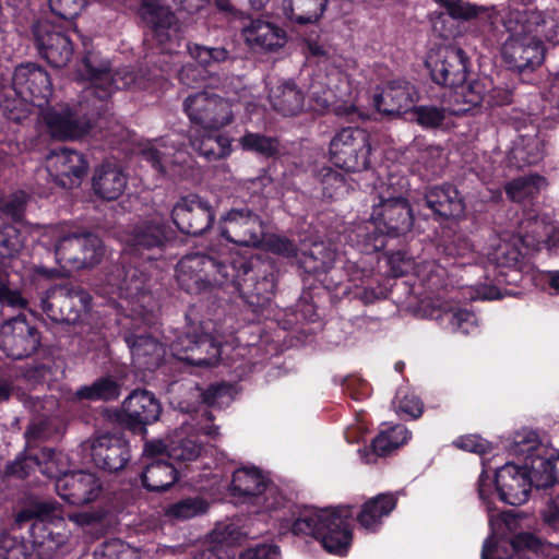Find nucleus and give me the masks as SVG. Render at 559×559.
I'll return each instance as SVG.
<instances>
[{"instance_id": "obj_1", "label": "nucleus", "mask_w": 559, "mask_h": 559, "mask_svg": "<svg viewBox=\"0 0 559 559\" xmlns=\"http://www.w3.org/2000/svg\"><path fill=\"white\" fill-rule=\"evenodd\" d=\"M270 512L281 527L295 536H311L330 554L344 555L352 540L354 507L349 504L328 509L300 506L283 495V503Z\"/></svg>"}, {"instance_id": "obj_2", "label": "nucleus", "mask_w": 559, "mask_h": 559, "mask_svg": "<svg viewBox=\"0 0 559 559\" xmlns=\"http://www.w3.org/2000/svg\"><path fill=\"white\" fill-rule=\"evenodd\" d=\"M28 522L32 550L0 527V559H51L66 545L64 520L56 514L55 502L29 499L15 514L20 528Z\"/></svg>"}, {"instance_id": "obj_3", "label": "nucleus", "mask_w": 559, "mask_h": 559, "mask_svg": "<svg viewBox=\"0 0 559 559\" xmlns=\"http://www.w3.org/2000/svg\"><path fill=\"white\" fill-rule=\"evenodd\" d=\"M93 85L86 86L76 109H48L44 120L52 138L75 140L93 129L107 130L116 124L110 102V87L102 76H93Z\"/></svg>"}, {"instance_id": "obj_4", "label": "nucleus", "mask_w": 559, "mask_h": 559, "mask_svg": "<svg viewBox=\"0 0 559 559\" xmlns=\"http://www.w3.org/2000/svg\"><path fill=\"white\" fill-rule=\"evenodd\" d=\"M509 38L502 47V56L509 67L519 72L534 70L545 58L543 38L557 35V23L543 12L514 11L504 21Z\"/></svg>"}, {"instance_id": "obj_5", "label": "nucleus", "mask_w": 559, "mask_h": 559, "mask_svg": "<svg viewBox=\"0 0 559 559\" xmlns=\"http://www.w3.org/2000/svg\"><path fill=\"white\" fill-rule=\"evenodd\" d=\"M234 263L224 261L205 253L185 255L176 266L178 285L189 294L212 292L230 283Z\"/></svg>"}, {"instance_id": "obj_6", "label": "nucleus", "mask_w": 559, "mask_h": 559, "mask_svg": "<svg viewBox=\"0 0 559 559\" xmlns=\"http://www.w3.org/2000/svg\"><path fill=\"white\" fill-rule=\"evenodd\" d=\"M228 492L237 502L255 506L265 512L283 503L278 487L255 466L237 468L233 473Z\"/></svg>"}, {"instance_id": "obj_7", "label": "nucleus", "mask_w": 559, "mask_h": 559, "mask_svg": "<svg viewBox=\"0 0 559 559\" xmlns=\"http://www.w3.org/2000/svg\"><path fill=\"white\" fill-rule=\"evenodd\" d=\"M260 261L243 258L234 262L235 272L230 283L254 311L266 307L274 296L276 276L274 272L262 270Z\"/></svg>"}, {"instance_id": "obj_8", "label": "nucleus", "mask_w": 559, "mask_h": 559, "mask_svg": "<svg viewBox=\"0 0 559 559\" xmlns=\"http://www.w3.org/2000/svg\"><path fill=\"white\" fill-rule=\"evenodd\" d=\"M92 297L74 284L56 285L40 297L43 312L53 322L74 324L90 310Z\"/></svg>"}, {"instance_id": "obj_9", "label": "nucleus", "mask_w": 559, "mask_h": 559, "mask_svg": "<svg viewBox=\"0 0 559 559\" xmlns=\"http://www.w3.org/2000/svg\"><path fill=\"white\" fill-rule=\"evenodd\" d=\"M510 451L524 455L522 468L530 475L533 487L542 489L554 485V454H550L548 449L539 442L536 432L516 433Z\"/></svg>"}, {"instance_id": "obj_10", "label": "nucleus", "mask_w": 559, "mask_h": 559, "mask_svg": "<svg viewBox=\"0 0 559 559\" xmlns=\"http://www.w3.org/2000/svg\"><path fill=\"white\" fill-rule=\"evenodd\" d=\"M182 107L191 123L203 130H218L234 120L233 102L207 91L189 95Z\"/></svg>"}, {"instance_id": "obj_11", "label": "nucleus", "mask_w": 559, "mask_h": 559, "mask_svg": "<svg viewBox=\"0 0 559 559\" xmlns=\"http://www.w3.org/2000/svg\"><path fill=\"white\" fill-rule=\"evenodd\" d=\"M369 134L359 128L342 129L330 143L333 164L346 171H361L369 166Z\"/></svg>"}, {"instance_id": "obj_12", "label": "nucleus", "mask_w": 559, "mask_h": 559, "mask_svg": "<svg viewBox=\"0 0 559 559\" xmlns=\"http://www.w3.org/2000/svg\"><path fill=\"white\" fill-rule=\"evenodd\" d=\"M103 255V241L92 233L70 234L56 243L58 262L70 270L94 267L100 262Z\"/></svg>"}, {"instance_id": "obj_13", "label": "nucleus", "mask_w": 559, "mask_h": 559, "mask_svg": "<svg viewBox=\"0 0 559 559\" xmlns=\"http://www.w3.org/2000/svg\"><path fill=\"white\" fill-rule=\"evenodd\" d=\"M481 559H546V546L531 532L500 538L491 535L484 542Z\"/></svg>"}, {"instance_id": "obj_14", "label": "nucleus", "mask_w": 559, "mask_h": 559, "mask_svg": "<svg viewBox=\"0 0 559 559\" xmlns=\"http://www.w3.org/2000/svg\"><path fill=\"white\" fill-rule=\"evenodd\" d=\"M467 58L462 48L440 46L432 49L425 61L431 80L445 87L463 84L467 76Z\"/></svg>"}, {"instance_id": "obj_15", "label": "nucleus", "mask_w": 559, "mask_h": 559, "mask_svg": "<svg viewBox=\"0 0 559 559\" xmlns=\"http://www.w3.org/2000/svg\"><path fill=\"white\" fill-rule=\"evenodd\" d=\"M58 496L71 506H84L95 501L102 490L103 483L95 473L90 471H63L58 467L53 477Z\"/></svg>"}, {"instance_id": "obj_16", "label": "nucleus", "mask_w": 559, "mask_h": 559, "mask_svg": "<svg viewBox=\"0 0 559 559\" xmlns=\"http://www.w3.org/2000/svg\"><path fill=\"white\" fill-rule=\"evenodd\" d=\"M162 405L152 392L138 388L117 413V420L134 435H145L146 427L158 420Z\"/></svg>"}, {"instance_id": "obj_17", "label": "nucleus", "mask_w": 559, "mask_h": 559, "mask_svg": "<svg viewBox=\"0 0 559 559\" xmlns=\"http://www.w3.org/2000/svg\"><path fill=\"white\" fill-rule=\"evenodd\" d=\"M221 235L245 247H259L265 236L261 217L248 207L231 209L219 222Z\"/></svg>"}, {"instance_id": "obj_18", "label": "nucleus", "mask_w": 559, "mask_h": 559, "mask_svg": "<svg viewBox=\"0 0 559 559\" xmlns=\"http://www.w3.org/2000/svg\"><path fill=\"white\" fill-rule=\"evenodd\" d=\"M40 345V332L24 314L5 320L0 326V347L14 359L33 355Z\"/></svg>"}, {"instance_id": "obj_19", "label": "nucleus", "mask_w": 559, "mask_h": 559, "mask_svg": "<svg viewBox=\"0 0 559 559\" xmlns=\"http://www.w3.org/2000/svg\"><path fill=\"white\" fill-rule=\"evenodd\" d=\"M83 71L90 81L88 85H93V76H102L99 80L103 84L110 87V96L115 88L122 90H143L148 86L150 78L146 69L123 68L118 70L114 75L110 73V67L107 61H103L94 53H87L83 59Z\"/></svg>"}, {"instance_id": "obj_20", "label": "nucleus", "mask_w": 559, "mask_h": 559, "mask_svg": "<svg viewBox=\"0 0 559 559\" xmlns=\"http://www.w3.org/2000/svg\"><path fill=\"white\" fill-rule=\"evenodd\" d=\"M171 217L181 233L197 237L212 227L215 213L206 200L198 194H189L177 201Z\"/></svg>"}, {"instance_id": "obj_21", "label": "nucleus", "mask_w": 559, "mask_h": 559, "mask_svg": "<svg viewBox=\"0 0 559 559\" xmlns=\"http://www.w3.org/2000/svg\"><path fill=\"white\" fill-rule=\"evenodd\" d=\"M12 88L16 96L40 108L48 104L52 95L49 74L35 63L20 64L15 68Z\"/></svg>"}, {"instance_id": "obj_22", "label": "nucleus", "mask_w": 559, "mask_h": 559, "mask_svg": "<svg viewBox=\"0 0 559 559\" xmlns=\"http://www.w3.org/2000/svg\"><path fill=\"white\" fill-rule=\"evenodd\" d=\"M94 465L103 472L117 474L131 461V447L122 433H104L97 436L91 445Z\"/></svg>"}, {"instance_id": "obj_23", "label": "nucleus", "mask_w": 559, "mask_h": 559, "mask_svg": "<svg viewBox=\"0 0 559 559\" xmlns=\"http://www.w3.org/2000/svg\"><path fill=\"white\" fill-rule=\"evenodd\" d=\"M33 37L38 53L56 68L66 67L73 55V45L63 31L43 21L33 26Z\"/></svg>"}, {"instance_id": "obj_24", "label": "nucleus", "mask_w": 559, "mask_h": 559, "mask_svg": "<svg viewBox=\"0 0 559 559\" xmlns=\"http://www.w3.org/2000/svg\"><path fill=\"white\" fill-rule=\"evenodd\" d=\"M46 170L57 186L72 189L79 186L85 176L87 163L78 151L59 147L47 154Z\"/></svg>"}, {"instance_id": "obj_25", "label": "nucleus", "mask_w": 559, "mask_h": 559, "mask_svg": "<svg viewBox=\"0 0 559 559\" xmlns=\"http://www.w3.org/2000/svg\"><path fill=\"white\" fill-rule=\"evenodd\" d=\"M62 453L52 448H41L39 450L25 449L13 461L4 467V475L24 479L36 469L47 477H55L58 472V462Z\"/></svg>"}, {"instance_id": "obj_26", "label": "nucleus", "mask_w": 559, "mask_h": 559, "mask_svg": "<svg viewBox=\"0 0 559 559\" xmlns=\"http://www.w3.org/2000/svg\"><path fill=\"white\" fill-rule=\"evenodd\" d=\"M495 487L502 502L521 506L528 500L533 485L522 466L509 462L496 471Z\"/></svg>"}, {"instance_id": "obj_27", "label": "nucleus", "mask_w": 559, "mask_h": 559, "mask_svg": "<svg viewBox=\"0 0 559 559\" xmlns=\"http://www.w3.org/2000/svg\"><path fill=\"white\" fill-rule=\"evenodd\" d=\"M140 14L159 45L179 39L180 23L170 7L158 0H143Z\"/></svg>"}, {"instance_id": "obj_28", "label": "nucleus", "mask_w": 559, "mask_h": 559, "mask_svg": "<svg viewBox=\"0 0 559 559\" xmlns=\"http://www.w3.org/2000/svg\"><path fill=\"white\" fill-rule=\"evenodd\" d=\"M371 218L382 224L385 231L393 236L409 231L414 224V216L408 201L404 198H381L373 206Z\"/></svg>"}, {"instance_id": "obj_29", "label": "nucleus", "mask_w": 559, "mask_h": 559, "mask_svg": "<svg viewBox=\"0 0 559 559\" xmlns=\"http://www.w3.org/2000/svg\"><path fill=\"white\" fill-rule=\"evenodd\" d=\"M237 386H190L186 397L178 402V408L182 413L194 414L201 407L223 409L231 404Z\"/></svg>"}, {"instance_id": "obj_30", "label": "nucleus", "mask_w": 559, "mask_h": 559, "mask_svg": "<svg viewBox=\"0 0 559 559\" xmlns=\"http://www.w3.org/2000/svg\"><path fill=\"white\" fill-rule=\"evenodd\" d=\"M424 201L436 215L444 218L461 217L466 209L465 200L457 188L443 183L426 188Z\"/></svg>"}, {"instance_id": "obj_31", "label": "nucleus", "mask_w": 559, "mask_h": 559, "mask_svg": "<svg viewBox=\"0 0 559 559\" xmlns=\"http://www.w3.org/2000/svg\"><path fill=\"white\" fill-rule=\"evenodd\" d=\"M124 341L132 354V364L139 370H154L165 356L164 345L150 334H126Z\"/></svg>"}, {"instance_id": "obj_32", "label": "nucleus", "mask_w": 559, "mask_h": 559, "mask_svg": "<svg viewBox=\"0 0 559 559\" xmlns=\"http://www.w3.org/2000/svg\"><path fill=\"white\" fill-rule=\"evenodd\" d=\"M415 87L408 82H390L381 94L374 96L377 109L386 115L397 117L413 108Z\"/></svg>"}, {"instance_id": "obj_33", "label": "nucleus", "mask_w": 559, "mask_h": 559, "mask_svg": "<svg viewBox=\"0 0 559 559\" xmlns=\"http://www.w3.org/2000/svg\"><path fill=\"white\" fill-rule=\"evenodd\" d=\"M397 497L392 492L378 493L360 507L356 521L368 533H378L383 519L388 518L397 506Z\"/></svg>"}, {"instance_id": "obj_34", "label": "nucleus", "mask_w": 559, "mask_h": 559, "mask_svg": "<svg viewBox=\"0 0 559 559\" xmlns=\"http://www.w3.org/2000/svg\"><path fill=\"white\" fill-rule=\"evenodd\" d=\"M92 187L100 199L114 201L123 193L127 176L118 165L105 163L95 169Z\"/></svg>"}, {"instance_id": "obj_35", "label": "nucleus", "mask_w": 559, "mask_h": 559, "mask_svg": "<svg viewBox=\"0 0 559 559\" xmlns=\"http://www.w3.org/2000/svg\"><path fill=\"white\" fill-rule=\"evenodd\" d=\"M179 479L177 467L169 459H157L144 462L141 473L142 486L152 492H163L170 489Z\"/></svg>"}, {"instance_id": "obj_36", "label": "nucleus", "mask_w": 559, "mask_h": 559, "mask_svg": "<svg viewBox=\"0 0 559 559\" xmlns=\"http://www.w3.org/2000/svg\"><path fill=\"white\" fill-rule=\"evenodd\" d=\"M274 110L284 116H296L305 107L306 95L292 80L280 82L269 94Z\"/></svg>"}, {"instance_id": "obj_37", "label": "nucleus", "mask_w": 559, "mask_h": 559, "mask_svg": "<svg viewBox=\"0 0 559 559\" xmlns=\"http://www.w3.org/2000/svg\"><path fill=\"white\" fill-rule=\"evenodd\" d=\"M168 239V227L163 222L145 221L134 226L128 243L136 251L163 249Z\"/></svg>"}, {"instance_id": "obj_38", "label": "nucleus", "mask_w": 559, "mask_h": 559, "mask_svg": "<svg viewBox=\"0 0 559 559\" xmlns=\"http://www.w3.org/2000/svg\"><path fill=\"white\" fill-rule=\"evenodd\" d=\"M246 41L265 50H275L285 43V32L276 25L257 20L242 26Z\"/></svg>"}, {"instance_id": "obj_39", "label": "nucleus", "mask_w": 559, "mask_h": 559, "mask_svg": "<svg viewBox=\"0 0 559 559\" xmlns=\"http://www.w3.org/2000/svg\"><path fill=\"white\" fill-rule=\"evenodd\" d=\"M334 261V252L324 242H312L304 246L298 253L297 262L308 274L328 271Z\"/></svg>"}, {"instance_id": "obj_40", "label": "nucleus", "mask_w": 559, "mask_h": 559, "mask_svg": "<svg viewBox=\"0 0 559 559\" xmlns=\"http://www.w3.org/2000/svg\"><path fill=\"white\" fill-rule=\"evenodd\" d=\"M23 275L20 270H10L5 263L0 265V304L11 308H26L27 299L21 293Z\"/></svg>"}, {"instance_id": "obj_41", "label": "nucleus", "mask_w": 559, "mask_h": 559, "mask_svg": "<svg viewBox=\"0 0 559 559\" xmlns=\"http://www.w3.org/2000/svg\"><path fill=\"white\" fill-rule=\"evenodd\" d=\"M328 3L329 0H284L283 9L292 22L306 25L318 22Z\"/></svg>"}, {"instance_id": "obj_42", "label": "nucleus", "mask_w": 559, "mask_h": 559, "mask_svg": "<svg viewBox=\"0 0 559 559\" xmlns=\"http://www.w3.org/2000/svg\"><path fill=\"white\" fill-rule=\"evenodd\" d=\"M25 237L22 231L10 224L0 226V259H8L10 270H20L22 263L17 260L24 248Z\"/></svg>"}, {"instance_id": "obj_43", "label": "nucleus", "mask_w": 559, "mask_h": 559, "mask_svg": "<svg viewBox=\"0 0 559 559\" xmlns=\"http://www.w3.org/2000/svg\"><path fill=\"white\" fill-rule=\"evenodd\" d=\"M461 90L455 92L454 105L451 108L452 115H464L472 109L480 106L487 95L485 84L475 80L467 85H460Z\"/></svg>"}, {"instance_id": "obj_44", "label": "nucleus", "mask_w": 559, "mask_h": 559, "mask_svg": "<svg viewBox=\"0 0 559 559\" xmlns=\"http://www.w3.org/2000/svg\"><path fill=\"white\" fill-rule=\"evenodd\" d=\"M545 186L544 177L530 175L513 179L506 186V193L510 200L524 203L534 199Z\"/></svg>"}, {"instance_id": "obj_45", "label": "nucleus", "mask_w": 559, "mask_h": 559, "mask_svg": "<svg viewBox=\"0 0 559 559\" xmlns=\"http://www.w3.org/2000/svg\"><path fill=\"white\" fill-rule=\"evenodd\" d=\"M221 355L218 344L212 335L200 332L197 344L193 345L192 353L183 356V361L195 366H210L215 364Z\"/></svg>"}, {"instance_id": "obj_46", "label": "nucleus", "mask_w": 559, "mask_h": 559, "mask_svg": "<svg viewBox=\"0 0 559 559\" xmlns=\"http://www.w3.org/2000/svg\"><path fill=\"white\" fill-rule=\"evenodd\" d=\"M191 145L210 162L225 157L230 151L228 139L213 133L192 136Z\"/></svg>"}, {"instance_id": "obj_47", "label": "nucleus", "mask_w": 559, "mask_h": 559, "mask_svg": "<svg viewBox=\"0 0 559 559\" xmlns=\"http://www.w3.org/2000/svg\"><path fill=\"white\" fill-rule=\"evenodd\" d=\"M396 414L411 419H418L424 413L423 400L409 386H400L392 401Z\"/></svg>"}, {"instance_id": "obj_48", "label": "nucleus", "mask_w": 559, "mask_h": 559, "mask_svg": "<svg viewBox=\"0 0 559 559\" xmlns=\"http://www.w3.org/2000/svg\"><path fill=\"white\" fill-rule=\"evenodd\" d=\"M488 259L498 267L520 270L523 254L521 253L516 243L510 241H501L488 254Z\"/></svg>"}, {"instance_id": "obj_49", "label": "nucleus", "mask_w": 559, "mask_h": 559, "mask_svg": "<svg viewBox=\"0 0 559 559\" xmlns=\"http://www.w3.org/2000/svg\"><path fill=\"white\" fill-rule=\"evenodd\" d=\"M142 156L162 174L167 173L170 166L179 163V160L174 159V154L168 150L166 141H158L152 146L144 148Z\"/></svg>"}, {"instance_id": "obj_50", "label": "nucleus", "mask_w": 559, "mask_h": 559, "mask_svg": "<svg viewBox=\"0 0 559 559\" xmlns=\"http://www.w3.org/2000/svg\"><path fill=\"white\" fill-rule=\"evenodd\" d=\"M240 144L245 150L255 152L264 157H272L280 150L276 139L260 133H246L240 139Z\"/></svg>"}, {"instance_id": "obj_51", "label": "nucleus", "mask_w": 559, "mask_h": 559, "mask_svg": "<svg viewBox=\"0 0 559 559\" xmlns=\"http://www.w3.org/2000/svg\"><path fill=\"white\" fill-rule=\"evenodd\" d=\"M126 289L131 297L143 302L145 306H151L152 299V285L147 278L144 277L142 272L136 269L129 270L127 272Z\"/></svg>"}, {"instance_id": "obj_52", "label": "nucleus", "mask_w": 559, "mask_h": 559, "mask_svg": "<svg viewBox=\"0 0 559 559\" xmlns=\"http://www.w3.org/2000/svg\"><path fill=\"white\" fill-rule=\"evenodd\" d=\"M246 533L237 523H217L212 531V542L221 547H231L239 545L246 537Z\"/></svg>"}, {"instance_id": "obj_53", "label": "nucleus", "mask_w": 559, "mask_h": 559, "mask_svg": "<svg viewBox=\"0 0 559 559\" xmlns=\"http://www.w3.org/2000/svg\"><path fill=\"white\" fill-rule=\"evenodd\" d=\"M202 451V444L195 439L185 438L169 445L168 459L177 462L194 461Z\"/></svg>"}, {"instance_id": "obj_54", "label": "nucleus", "mask_w": 559, "mask_h": 559, "mask_svg": "<svg viewBox=\"0 0 559 559\" xmlns=\"http://www.w3.org/2000/svg\"><path fill=\"white\" fill-rule=\"evenodd\" d=\"M414 120L424 128H439L445 119V109L438 106H416L412 108Z\"/></svg>"}, {"instance_id": "obj_55", "label": "nucleus", "mask_w": 559, "mask_h": 559, "mask_svg": "<svg viewBox=\"0 0 559 559\" xmlns=\"http://www.w3.org/2000/svg\"><path fill=\"white\" fill-rule=\"evenodd\" d=\"M439 3L444 9V13L455 20L468 21L485 11L484 8L463 0H439Z\"/></svg>"}, {"instance_id": "obj_56", "label": "nucleus", "mask_w": 559, "mask_h": 559, "mask_svg": "<svg viewBox=\"0 0 559 559\" xmlns=\"http://www.w3.org/2000/svg\"><path fill=\"white\" fill-rule=\"evenodd\" d=\"M200 332H203L202 326H198L194 323H189L185 334L178 336V338L171 344L173 354L179 360L183 361V356L192 353L193 345L197 344Z\"/></svg>"}, {"instance_id": "obj_57", "label": "nucleus", "mask_w": 559, "mask_h": 559, "mask_svg": "<svg viewBox=\"0 0 559 559\" xmlns=\"http://www.w3.org/2000/svg\"><path fill=\"white\" fill-rule=\"evenodd\" d=\"M204 511L203 500L200 498L182 499L170 506L168 513L179 520L191 519Z\"/></svg>"}, {"instance_id": "obj_58", "label": "nucleus", "mask_w": 559, "mask_h": 559, "mask_svg": "<svg viewBox=\"0 0 559 559\" xmlns=\"http://www.w3.org/2000/svg\"><path fill=\"white\" fill-rule=\"evenodd\" d=\"M52 13L63 20H73L86 4V0H48Z\"/></svg>"}, {"instance_id": "obj_59", "label": "nucleus", "mask_w": 559, "mask_h": 559, "mask_svg": "<svg viewBox=\"0 0 559 559\" xmlns=\"http://www.w3.org/2000/svg\"><path fill=\"white\" fill-rule=\"evenodd\" d=\"M26 103L23 98H11L8 95L0 102L2 114L14 122H21L27 116Z\"/></svg>"}, {"instance_id": "obj_60", "label": "nucleus", "mask_w": 559, "mask_h": 559, "mask_svg": "<svg viewBox=\"0 0 559 559\" xmlns=\"http://www.w3.org/2000/svg\"><path fill=\"white\" fill-rule=\"evenodd\" d=\"M239 559H281V549L275 544L259 543L242 550Z\"/></svg>"}, {"instance_id": "obj_61", "label": "nucleus", "mask_w": 559, "mask_h": 559, "mask_svg": "<svg viewBox=\"0 0 559 559\" xmlns=\"http://www.w3.org/2000/svg\"><path fill=\"white\" fill-rule=\"evenodd\" d=\"M267 250L284 258H298L297 246L284 236L273 235L266 240Z\"/></svg>"}, {"instance_id": "obj_62", "label": "nucleus", "mask_w": 559, "mask_h": 559, "mask_svg": "<svg viewBox=\"0 0 559 559\" xmlns=\"http://www.w3.org/2000/svg\"><path fill=\"white\" fill-rule=\"evenodd\" d=\"M453 444L457 449L476 454H486L490 451L489 442L476 435L459 437L453 441Z\"/></svg>"}, {"instance_id": "obj_63", "label": "nucleus", "mask_w": 559, "mask_h": 559, "mask_svg": "<svg viewBox=\"0 0 559 559\" xmlns=\"http://www.w3.org/2000/svg\"><path fill=\"white\" fill-rule=\"evenodd\" d=\"M0 212L8 218L21 221L25 212V201L22 197L11 195L0 201Z\"/></svg>"}, {"instance_id": "obj_64", "label": "nucleus", "mask_w": 559, "mask_h": 559, "mask_svg": "<svg viewBox=\"0 0 559 559\" xmlns=\"http://www.w3.org/2000/svg\"><path fill=\"white\" fill-rule=\"evenodd\" d=\"M103 559H138V557L129 546L116 539L104 544Z\"/></svg>"}]
</instances>
